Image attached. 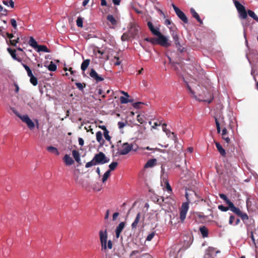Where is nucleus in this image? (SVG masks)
Here are the masks:
<instances>
[{
	"instance_id": "nucleus-1",
	"label": "nucleus",
	"mask_w": 258,
	"mask_h": 258,
	"mask_svg": "<svg viewBox=\"0 0 258 258\" xmlns=\"http://www.w3.org/2000/svg\"><path fill=\"white\" fill-rule=\"evenodd\" d=\"M147 25L152 33L157 36V44H159L162 46L168 47L170 46V43L168 42L167 38L162 34L159 31L158 28H155L152 23L150 21L147 22Z\"/></svg>"
},
{
	"instance_id": "nucleus-2",
	"label": "nucleus",
	"mask_w": 258,
	"mask_h": 258,
	"mask_svg": "<svg viewBox=\"0 0 258 258\" xmlns=\"http://www.w3.org/2000/svg\"><path fill=\"white\" fill-rule=\"evenodd\" d=\"M234 4L238 11L240 19H246L247 18V15H248L249 17L258 23V17L253 11L250 10H248L246 11L245 7L238 1H235L234 2Z\"/></svg>"
},
{
	"instance_id": "nucleus-3",
	"label": "nucleus",
	"mask_w": 258,
	"mask_h": 258,
	"mask_svg": "<svg viewBox=\"0 0 258 258\" xmlns=\"http://www.w3.org/2000/svg\"><path fill=\"white\" fill-rule=\"evenodd\" d=\"M109 161V159L106 157L104 153L100 152L95 154L92 160L86 164L85 167L89 168L96 165L103 164Z\"/></svg>"
},
{
	"instance_id": "nucleus-4",
	"label": "nucleus",
	"mask_w": 258,
	"mask_h": 258,
	"mask_svg": "<svg viewBox=\"0 0 258 258\" xmlns=\"http://www.w3.org/2000/svg\"><path fill=\"white\" fill-rule=\"evenodd\" d=\"M191 193L187 191L185 192V198L187 202L182 203L180 209V219L181 222H183L186 218V213L189 208V203L191 202L190 196L196 195L194 191L190 190Z\"/></svg>"
},
{
	"instance_id": "nucleus-5",
	"label": "nucleus",
	"mask_w": 258,
	"mask_h": 258,
	"mask_svg": "<svg viewBox=\"0 0 258 258\" xmlns=\"http://www.w3.org/2000/svg\"><path fill=\"white\" fill-rule=\"evenodd\" d=\"M99 234L101 245V250H106L107 249H112L113 246L112 241L111 240L107 241V229H105L104 231L100 230Z\"/></svg>"
},
{
	"instance_id": "nucleus-6",
	"label": "nucleus",
	"mask_w": 258,
	"mask_h": 258,
	"mask_svg": "<svg viewBox=\"0 0 258 258\" xmlns=\"http://www.w3.org/2000/svg\"><path fill=\"white\" fill-rule=\"evenodd\" d=\"M196 89L195 91V95L197 94L199 96V98L198 99L207 101L209 103L211 102L213 99V97L209 90H207L206 94L203 92V89L204 88V86H201L200 85H198L197 86H196Z\"/></svg>"
},
{
	"instance_id": "nucleus-7",
	"label": "nucleus",
	"mask_w": 258,
	"mask_h": 258,
	"mask_svg": "<svg viewBox=\"0 0 258 258\" xmlns=\"http://www.w3.org/2000/svg\"><path fill=\"white\" fill-rule=\"evenodd\" d=\"M138 148V147L136 144H128L127 142L124 143L122 144L121 148L118 150L117 154L119 155H125L131 151H137Z\"/></svg>"
},
{
	"instance_id": "nucleus-8",
	"label": "nucleus",
	"mask_w": 258,
	"mask_h": 258,
	"mask_svg": "<svg viewBox=\"0 0 258 258\" xmlns=\"http://www.w3.org/2000/svg\"><path fill=\"white\" fill-rule=\"evenodd\" d=\"M13 112L19 117L23 122L26 123L28 127L30 129H32V120H31L28 115H21L14 108H12Z\"/></svg>"
},
{
	"instance_id": "nucleus-9",
	"label": "nucleus",
	"mask_w": 258,
	"mask_h": 258,
	"mask_svg": "<svg viewBox=\"0 0 258 258\" xmlns=\"http://www.w3.org/2000/svg\"><path fill=\"white\" fill-rule=\"evenodd\" d=\"M172 6L178 17L184 23H188V19L185 14L177 8L174 4H172Z\"/></svg>"
},
{
	"instance_id": "nucleus-10",
	"label": "nucleus",
	"mask_w": 258,
	"mask_h": 258,
	"mask_svg": "<svg viewBox=\"0 0 258 258\" xmlns=\"http://www.w3.org/2000/svg\"><path fill=\"white\" fill-rule=\"evenodd\" d=\"M33 49L36 50L37 52H50V50L44 45H38L37 41L33 39Z\"/></svg>"
},
{
	"instance_id": "nucleus-11",
	"label": "nucleus",
	"mask_w": 258,
	"mask_h": 258,
	"mask_svg": "<svg viewBox=\"0 0 258 258\" xmlns=\"http://www.w3.org/2000/svg\"><path fill=\"white\" fill-rule=\"evenodd\" d=\"M90 77L94 79L96 82H99L104 80V78L101 76H99L97 72L94 70L91 69L90 73Z\"/></svg>"
},
{
	"instance_id": "nucleus-12",
	"label": "nucleus",
	"mask_w": 258,
	"mask_h": 258,
	"mask_svg": "<svg viewBox=\"0 0 258 258\" xmlns=\"http://www.w3.org/2000/svg\"><path fill=\"white\" fill-rule=\"evenodd\" d=\"M139 27L134 23L131 24L129 29V32L131 34L132 36L135 37L138 33Z\"/></svg>"
},
{
	"instance_id": "nucleus-13",
	"label": "nucleus",
	"mask_w": 258,
	"mask_h": 258,
	"mask_svg": "<svg viewBox=\"0 0 258 258\" xmlns=\"http://www.w3.org/2000/svg\"><path fill=\"white\" fill-rule=\"evenodd\" d=\"M141 218V213H138L136 216V217L134 220V221L132 223L131 225V227L132 230H135L137 229V227L138 224L140 223Z\"/></svg>"
},
{
	"instance_id": "nucleus-14",
	"label": "nucleus",
	"mask_w": 258,
	"mask_h": 258,
	"mask_svg": "<svg viewBox=\"0 0 258 258\" xmlns=\"http://www.w3.org/2000/svg\"><path fill=\"white\" fill-rule=\"evenodd\" d=\"M125 226V222H120L119 225L117 226L116 229H115V235L116 238H119L120 236V234L121 232H122V230L123 229L124 227Z\"/></svg>"
},
{
	"instance_id": "nucleus-15",
	"label": "nucleus",
	"mask_w": 258,
	"mask_h": 258,
	"mask_svg": "<svg viewBox=\"0 0 258 258\" xmlns=\"http://www.w3.org/2000/svg\"><path fill=\"white\" fill-rule=\"evenodd\" d=\"M222 138L227 144H230L231 140L228 135L227 130L225 127L222 130Z\"/></svg>"
},
{
	"instance_id": "nucleus-16",
	"label": "nucleus",
	"mask_w": 258,
	"mask_h": 258,
	"mask_svg": "<svg viewBox=\"0 0 258 258\" xmlns=\"http://www.w3.org/2000/svg\"><path fill=\"white\" fill-rule=\"evenodd\" d=\"M190 12L192 16L195 18L198 22H199L200 24H203V21L201 20L199 14L196 12L194 8H190Z\"/></svg>"
},
{
	"instance_id": "nucleus-17",
	"label": "nucleus",
	"mask_w": 258,
	"mask_h": 258,
	"mask_svg": "<svg viewBox=\"0 0 258 258\" xmlns=\"http://www.w3.org/2000/svg\"><path fill=\"white\" fill-rule=\"evenodd\" d=\"M215 145L216 147L220 153V155L222 156L225 157L226 156V153L224 149L222 147V146L220 145V144L218 142H215Z\"/></svg>"
},
{
	"instance_id": "nucleus-18",
	"label": "nucleus",
	"mask_w": 258,
	"mask_h": 258,
	"mask_svg": "<svg viewBox=\"0 0 258 258\" xmlns=\"http://www.w3.org/2000/svg\"><path fill=\"white\" fill-rule=\"evenodd\" d=\"M228 206L229 209L233 213H234L235 214H236L237 216H239V215L240 214L241 211L240 210L239 208L235 207L232 202L230 204H229Z\"/></svg>"
},
{
	"instance_id": "nucleus-19",
	"label": "nucleus",
	"mask_w": 258,
	"mask_h": 258,
	"mask_svg": "<svg viewBox=\"0 0 258 258\" xmlns=\"http://www.w3.org/2000/svg\"><path fill=\"white\" fill-rule=\"evenodd\" d=\"M157 160L156 159H152L147 161L144 166V168H147L153 167L156 165Z\"/></svg>"
},
{
	"instance_id": "nucleus-20",
	"label": "nucleus",
	"mask_w": 258,
	"mask_h": 258,
	"mask_svg": "<svg viewBox=\"0 0 258 258\" xmlns=\"http://www.w3.org/2000/svg\"><path fill=\"white\" fill-rule=\"evenodd\" d=\"M63 160L67 165H72L74 163L73 159L68 154L64 155Z\"/></svg>"
},
{
	"instance_id": "nucleus-21",
	"label": "nucleus",
	"mask_w": 258,
	"mask_h": 258,
	"mask_svg": "<svg viewBox=\"0 0 258 258\" xmlns=\"http://www.w3.org/2000/svg\"><path fill=\"white\" fill-rule=\"evenodd\" d=\"M8 34L12 45H16L18 42L19 38L18 37L16 38L12 33H8Z\"/></svg>"
},
{
	"instance_id": "nucleus-22",
	"label": "nucleus",
	"mask_w": 258,
	"mask_h": 258,
	"mask_svg": "<svg viewBox=\"0 0 258 258\" xmlns=\"http://www.w3.org/2000/svg\"><path fill=\"white\" fill-rule=\"evenodd\" d=\"M8 51L9 52V53L11 54L12 57L14 59L18 60L20 61L21 60L19 58H18L16 56V50L15 49H12L10 47H8L7 48Z\"/></svg>"
},
{
	"instance_id": "nucleus-23",
	"label": "nucleus",
	"mask_w": 258,
	"mask_h": 258,
	"mask_svg": "<svg viewBox=\"0 0 258 258\" xmlns=\"http://www.w3.org/2000/svg\"><path fill=\"white\" fill-rule=\"evenodd\" d=\"M199 230L203 237H207L208 236V229L206 226H203L200 227Z\"/></svg>"
},
{
	"instance_id": "nucleus-24",
	"label": "nucleus",
	"mask_w": 258,
	"mask_h": 258,
	"mask_svg": "<svg viewBox=\"0 0 258 258\" xmlns=\"http://www.w3.org/2000/svg\"><path fill=\"white\" fill-rule=\"evenodd\" d=\"M90 60L87 59L84 60L81 64V69L83 71L86 70L90 64Z\"/></svg>"
},
{
	"instance_id": "nucleus-25",
	"label": "nucleus",
	"mask_w": 258,
	"mask_h": 258,
	"mask_svg": "<svg viewBox=\"0 0 258 258\" xmlns=\"http://www.w3.org/2000/svg\"><path fill=\"white\" fill-rule=\"evenodd\" d=\"M72 155L76 161L79 163L81 161L79 152L77 150H74L72 151Z\"/></svg>"
},
{
	"instance_id": "nucleus-26",
	"label": "nucleus",
	"mask_w": 258,
	"mask_h": 258,
	"mask_svg": "<svg viewBox=\"0 0 258 258\" xmlns=\"http://www.w3.org/2000/svg\"><path fill=\"white\" fill-rule=\"evenodd\" d=\"M96 140L98 142L100 143L101 144H103L104 143V140L102 139V134L100 131H98L96 133Z\"/></svg>"
},
{
	"instance_id": "nucleus-27",
	"label": "nucleus",
	"mask_w": 258,
	"mask_h": 258,
	"mask_svg": "<svg viewBox=\"0 0 258 258\" xmlns=\"http://www.w3.org/2000/svg\"><path fill=\"white\" fill-rule=\"evenodd\" d=\"M47 150L50 152L55 154L56 155H58L59 154V152L57 149L52 146L48 147L47 148Z\"/></svg>"
},
{
	"instance_id": "nucleus-28",
	"label": "nucleus",
	"mask_w": 258,
	"mask_h": 258,
	"mask_svg": "<svg viewBox=\"0 0 258 258\" xmlns=\"http://www.w3.org/2000/svg\"><path fill=\"white\" fill-rule=\"evenodd\" d=\"M3 3L7 7H10L11 8H14V3L13 0H3Z\"/></svg>"
},
{
	"instance_id": "nucleus-29",
	"label": "nucleus",
	"mask_w": 258,
	"mask_h": 258,
	"mask_svg": "<svg viewBox=\"0 0 258 258\" xmlns=\"http://www.w3.org/2000/svg\"><path fill=\"white\" fill-rule=\"evenodd\" d=\"M107 20L111 23V24L113 25H115L117 24V21L115 19V18L111 15H108L107 16Z\"/></svg>"
},
{
	"instance_id": "nucleus-30",
	"label": "nucleus",
	"mask_w": 258,
	"mask_h": 258,
	"mask_svg": "<svg viewBox=\"0 0 258 258\" xmlns=\"http://www.w3.org/2000/svg\"><path fill=\"white\" fill-rule=\"evenodd\" d=\"M145 40L146 41L149 42L154 45L157 44L158 40H157V38L155 37H147L145 38Z\"/></svg>"
},
{
	"instance_id": "nucleus-31",
	"label": "nucleus",
	"mask_w": 258,
	"mask_h": 258,
	"mask_svg": "<svg viewBox=\"0 0 258 258\" xmlns=\"http://www.w3.org/2000/svg\"><path fill=\"white\" fill-rule=\"evenodd\" d=\"M47 68L49 71L54 72L56 70L57 66L53 61H51Z\"/></svg>"
},
{
	"instance_id": "nucleus-32",
	"label": "nucleus",
	"mask_w": 258,
	"mask_h": 258,
	"mask_svg": "<svg viewBox=\"0 0 258 258\" xmlns=\"http://www.w3.org/2000/svg\"><path fill=\"white\" fill-rule=\"evenodd\" d=\"M219 197H220L221 199L223 200L228 205H229V204H230L232 203V202H231L228 199V198H227L226 195H225V194H219Z\"/></svg>"
},
{
	"instance_id": "nucleus-33",
	"label": "nucleus",
	"mask_w": 258,
	"mask_h": 258,
	"mask_svg": "<svg viewBox=\"0 0 258 258\" xmlns=\"http://www.w3.org/2000/svg\"><path fill=\"white\" fill-rule=\"evenodd\" d=\"M145 116L143 114H139L137 116V119L141 124H143L145 122Z\"/></svg>"
},
{
	"instance_id": "nucleus-34",
	"label": "nucleus",
	"mask_w": 258,
	"mask_h": 258,
	"mask_svg": "<svg viewBox=\"0 0 258 258\" xmlns=\"http://www.w3.org/2000/svg\"><path fill=\"white\" fill-rule=\"evenodd\" d=\"M215 249L213 247H209L206 250L205 254L209 256H212Z\"/></svg>"
},
{
	"instance_id": "nucleus-35",
	"label": "nucleus",
	"mask_w": 258,
	"mask_h": 258,
	"mask_svg": "<svg viewBox=\"0 0 258 258\" xmlns=\"http://www.w3.org/2000/svg\"><path fill=\"white\" fill-rule=\"evenodd\" d=\"M110 175V170H107L103 175V177L102 178V181L103 182H105L109 177Z\"/></svg>"
},
{
	"instance_id": "nucleus-36",
	"label": "nucleus",
	"mask_w": 258,
	"mask_h": 258,
	"mask_svg": "<svg viewBox=\"0 0 258 258\" xmlns=\"http://www.w3.org/2000/svg\"><path fill=\"white\" fill-rule=\"evenodd\" d=\"M77 25L79 27H83V19L81 17H79L76 21Z\"/></svg>"
},
{
	"instance_id": "nucleus-37",
	"label": "nucleus",
	"mask_w": 258,
	"mask_h": 258,
	"mask_svg": "<svg viewBox=\"0 0 258 258\" xmlns=\"http://www.w3.org/2000/svg\"><path fill=\"white\" fill-rule=\"evenodd\" d=\"M173 39L174 41V43L176 45V46H180V42L179 41V38L177 35H174L173 36Z\"/></svg>"
},
{
	"instance_id": "nucleus-38",
	"label": "nucleus",
	"mask_w": 258,
	"mask_h": 258,
	"mask_svg": "<svg viewBox=\"0 0 258 258\" xmlns=\"http://www.w3.org/2000/svg\"><path fill=\"white\" fill-rule=\"evenodd\" d=\"M238 216L240 217L243 221L248 219V216L247 214L242 213V212H241L240 214H239Z\"/></svg>"
},
{
	"instance_id": "nucleus-39",
	"label": "nucleus",
	"mask_w": 258,
	"mask_h": 258,
	"mask_svg": "<svg viewBox=\"0 0 258 258\" xmlns=\"http://www.w3.org/2000/svg\"><path fill=\"white\" fill-rule=\"evenodd\" d=\"M117 165H118V163L117 162H113L109 165V170H110V171L111 170H114L117 167Z\"/></svg>"
},
{
	"instance_id": "nucleus-40",
	"label": "nucleus",
	"mask_w": 258,
	"mask_h": 258,
	"mask_svg": "<svg viewBox=\"0 0 258 258\" xmlns=\"http://www.w3.org/2000/svg\"><path fill=\"white\" fill-rule=\"evenodd\" d=\"M75 84L77 87L81 91H82L84 88L86 86V84L84 83L82 84L81 83H76Z\"/></svg>"
},
{
	"instance_id": "nucleus-41",
	"label": "nucleus",
	"mask_w": 258,
	"mask_h": 258,
	"mask_svg": "<svg viewBox=\"0 0 258 258\" xmlns=\"http://www.w3.org/2000/svg\"><path fill=\"white\" fill-rule=\"evenodd\" d=\"M215 123H216V125L217 133H220L221 132L220 123L218 121V120L216 117H215Z\"/></svg>"
},
{
	"instance_id": "nucleus-42",
	"label": "nucleus",
	"mask_w": 258,
	"mask_h": 258,
	"mask_svg": "<svg viewBox=\"0 0 258 258\" xmlns=\"http://www.w3.org/2000/svg\"><path fill=\"white\" fill-rule=\"evenodd\" d=\"M218 209L220 210L221 211L226 212L229 209V207H227L221 205L218 206Z\"/></svg>"
},
{
	"instance_id": "nucleus-43",
	"label": "nucleus",
	"mask_w": 258,
	"mask_h": 258,
	"mask_svg": "<svg viewBox=\"0 0 258 258\" xmlns=\"http://www.w3.org/2000/svg\"><path fill=\"white\" fill-rule=\"evenodd\" d=\"M120 102L121 104H126L128 103V99L123 96H121L120 97Z\"/></svg>"
},
{
	"instance_id": "nucleus-44",
	"label": "nucleus",
	"mask_w": 258,
	"mask_h": 258,
	"mask_svg": "<svg viewBox=\"0 0 258 258\" xmlns=\"http://www.w3.org/2000/svg\"><path fill=\"white\" fill-rule=\"evenodd\" d=\"M104 136L106 140H107L108 141H110L111 137L109 135V131H106L105 132H104Z\"/></svg>"
},
{
	"instance_id": "nucleus-45",
	"label": "nucleus",
	"mask_w": 258,
	"mask_h": 258,
	"mask_svg": "<svg viewBox=\"0 0 258 258\" xmlns=\"http://www.w3.org/2000/svg\"><path fill=\"white\" fill-rule=\"evenodd\" d=\"M143 104H144V103L143 102H137L134 103L133 104V106L136 108H140L141 107V105Z\"/></svg>"
},
{
	"instance_id": "nucleus-46",
	"label": "nucleus",
	"mask_w": 258,
	"mask_h": 258,
	"mask_svg": "<svg viewBox=\"0 0 258 258\" xmlns=\"http://www.w3.org/2000/svg\"><path fill=\"white\" fill-rule=\"evenodd\" d=\"M250 238H251V240H252V242L255 245V252L256 253H257V246L256 245V243H255V239H254V235H253V232H251V233H250Z\"/></svg>"
},
{
	"instance_id": "nucleus-47",
	"label": "nucleus",
	"mask_w": 258,
	"mask_h": 258,
	"mask_svg": "<svg viewBox=\"0 0 258 258\" xmlns=\"http://www.w3.org/2000/svg\"><path fill=\"white\" fill-rule=\"evenodd\" d=\"M155 236V232H152L151 233H150L146 238V240L147 241H151L154 236Z\"/></svg>"
},
{
	"instance_id": "nucleus-48",
	"label": "nucleus",
	"mask_w": 258,
	"mask_h": 258,
	"mask_svg": "<svg viewBox=\"0 0 258 258\" xmlns=\"http://www.w3.org/2000/svg\"><path fill=\"white\" fill-rule=\"evenodd\" d=\"M24 68L25 69L26 71L27 72L28 75H30L32 73V72L30 68L26 64H23Z\"/></svg>"
},
{
	"instance_id": "nucleus-49",
	"label": "nucleus",
	"mask_w": 258,
	"mask_h": 258,
	"mask_svg": "<svg viewBox=\"0 0 258 258\" xmlns=\"http://www.w3.org/2000/svg\"><path fill=\"white\" fill-rule=\"evenodd\" d=\"M165 184H166V188L167 190L170 194H171L172 192V188H171L170 185L169 184V183L168 181H166Z\"/></svg>"
},
{
	"instance_id": "nucleus-50",
	"label": "nucleus",
	"mask_w": 258,
	"mask_h": 258,
	"mask_svg": "<svg viewBox=\"0 0 258 258\" xmlns=\"http://www.w3.org/2000/svg\"><path fill=\"white\" fill-rule=\"evenodd\" d=\"M121 40L122 41H126L127 40L130 38V36L126 33H123L121 36Z\"/></svg>"
},
{
	"instance_id": "nucleus-51",
	"label": "nucleus",
	"mask_w": 258,
	"mask_h": 258,
	"mask_svg": "<svg viewBox=\"0 0 258 258\" xmlns=\"http://www.w3.org/2000/svg\"><path fill=\"white\" fill-rule=\"evenodd\" d=\"M11 23L12 25V26L14 27V29H17V22L14 19H12L11 20Z\"/></svg>"
},
{
	"instance_id": "nucleus-52",
	"label": "nucleus",
	"mask_w": 258,
	"mask_h": 258,
	"mask_svg": "<svg viewBox=\"0 0 258 258\" xmlns=\"http://www.w3.org/2000/svg\"><path fill=\"white\" fill-rule=\"evenodd\" d=\"M211 88L212 87H211L210 85H208V87L204 86V88L203 89V92H204L206 94L207 90H209L210 91V92L211 93Z\"/></svg>"
},
{
	"instance_id": "nucleus-53",
	"label": "nucleus",
	"mask_w": 258,
	"mask_h": 258,
	"mask_svg": "<svg viewBox=\"0 0 258 258\" xmlns=\"http://www.w3.org/2000/svg\"><path fill=\"white\" fill-rule=\"evenodd\" d=\"M187 88L188 90H189V91L190 92V93H191L192 95H194V96H195V97H196V96H195V91H194V90H192L191 89V88L190 87V86L188 84H187Z\"/></svg>"
},
{
	"instance_id": "nucleus-54",
	"label": "nucleus",
	"mask_w": 258,
	"mask_h": 258,
	"mask_svg": "<svg viewBox=\"0 0 258 258\" xmlns=\"http://www.w3.org/2000/svg\"><path fill=\"white\" fill-rule=\"evenodd\" d=\"M114 59H116V61L114 63V65H115V66L119 65L120 64V63H121V61L119 60V57L115 56L114 57Z\"/></svg>"
},
{
	"instance_id": "nucleus-55",
	"label": "nucleus",
	"mask_w": 258,
	"mask_h": 258,
	"mask_svg": "<svg viewBox=\"0 0 258 258\" xmlns=\"http://www.w3.org/2000/svg\"><path fill=\"white\" fill-rule=\"evenodd\" d=\"M140 252V251L139 250H133L130 254V257H132L133 256H134L135 255H136V254H138Z\"/></svg>"
},
{
	"instance_id": "nucleus-56",
	"label": "nucleus",
	"mask_w": 258,
	"mask_h": 258,
	"mask_svg": "<svg viewBox=\"0 0 258 258\" xmlns=\"http://www.w3.org/2000/svg\"><path fill=\"white\" fill-rule=\"evenodd\" d=\"M234 219H235V217L234 216H233V215L230 216V217L229 218V223L231 225L232 224Z\"/></svg>"
},
{
	"instance_id": "nucleus-57",
	"label": "nucleus",
	"mask_w": 258,
	"mask_h": 258,
	"mask_svg": "<svg viewBox=\"0 0 258 258\" xmlns=\"http://www.w3.org/2000/svg\"><path fill=\"white\" fill-rule=\"evenodd\" d=\"M125 125V124L123 122L119 121L118 122V126L119 128H123Z\"/></svg>"
},
{
	"instance_id": "nucleus-58",
	"label": "nucleus",
	"mask_w": 258,
	"mask_h": 258,
	"mask_svg": "<svg viewBox=\"0 0 258 258\" xmlns=\"http://www.w3.org/2000/svg\"><path fill=\"white\" fill-rule=\"evenodd\" d=\"M79 144L80 146H83L84 144V140L82 138H79L78 139Z\"/></svg>"
},
{
	"instance_id": "nucleus-59",
	"label": "nucleus",
	"mask_w": 258,
	"mask_h": 258,
	"mask_svg": "<svg viewBox=\"0 0 258 258\" xmlns=\"http://www.w3.org/2000/svg\"><path fill=\"white\" fill-rule=\"evenodd\" d=\"M14 85L15 87V92L18 93L19 91V87L18 84L16 83H14Z\"/></svg>"
},
{
	"instance_id": "nucleus-60",
	"label": "nucleus",
	"mask_w": 258,
	"mask_h": 258,
	"mask_svg": "<svg viewBox=\"0 0 258 258\" xmlns=\"http://www.w3.org/2000/svg\"><path fill=\"white\" fill-rule=\"evenodd\" d=\"M119 213L118 212H115L113 214L112 219L113 221L115 220L117 217L118 216Z\"/></svg>"
},
{
	"instance_id": "nucleus-61",
	"label": "nucleus",
	"mask_w": 258,
	"mask_h": 258,
	"mask_svg": "<svg viewBox=\"0 0 258 258\" xmlns=\"http://www.w3.org/2000/svg\"><path fill=\"white\" fill-rule=\"evenodd\" d=\"M37 84V79L33 76V85L36 86Z\"/></svg>"
},
{
	"instance_id": "nucleus-62",
	"label": "nucleus",
	"mask_w": 258,
	"mask_h": 258,
	"mask_svg": "<svg viewBox=\"0 0 258 258\" xmlns=\"http://www.w3.org/2000/svg\"><path fill=\"white\" fill-rule=\"evenodd\" d=\"M121 0H112V2L115 5H119Z\"/></svg>"
},
{
	"instance_id": "nucleus-63",
	"label": "nucleus",
	"mask_w": 258,
	"mask_h": 258,
	"mask_svg": "<svg viewBox=\"0 0 258 258\" xmlns=\"http://www.w3.org/2000/svg\"><path fill=\"white\" fill-rule=\"evenodd\" d=\"M69 71L70 72L71 74L72 75H75V74L76 73V71H73V68H71V67H70L69 69Z\"/></svg>"
},
{
	"instance_id": "nucleus-64",
	"label": "nucleus",
	"mask_w": 258,
	"mask_h": 258,
	"mask_svg": "<svg viewBox=\"0 0 258 258\" xmlns=\"http://www.w3.org/2000/svg\"><path fill=\"white\" fill-rule=\"evenodd\" d=\"M101 5L102 6H107V2H106V0H101Z\"/></svg>"
}]
</instances>
